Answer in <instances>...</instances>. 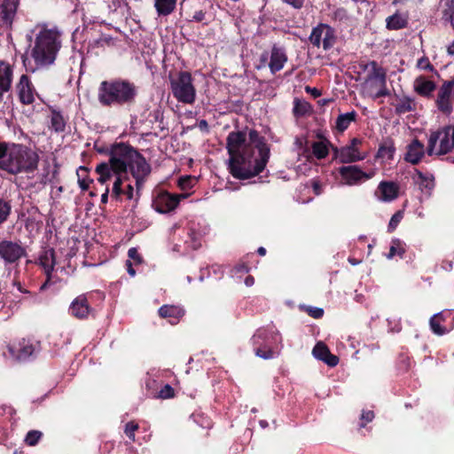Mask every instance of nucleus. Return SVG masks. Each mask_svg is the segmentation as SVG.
Returning <instances> with one entry per match:
<instances>
[{
  "label": "nucleus",
  "instance_id": "obj_40",
  "mask_svg": "<svg viewBox=\"0 0 454 454\" xmlns=\"http://www.w3.org/2000/svg\"><path fill=\"white\" fill-rule=\"evenodd\" d=\"M43 434L37 430L29 431L25 438V442L28 446H35L42 437Z\"/></svg>",
  "mask_w": 454,
  "mask_h": 454
},
{
  "label": "nucleus",
  "instance_id": "obj_54",
  "mask_svg": "<svg viewBox=\"0 0 454 454\" xmlns=\"http://www.w3.org/2000/svg\"><path fill=\"white\" fill-rule=\"evenodd\" d=\"M133 177L136 179V186H137V190L138 192L140 191V189L143 187L144 181L147 176H139V177L133 176Z\"/></svg>",
  "mask_w": 454,
  "mask_h": 454
},
{
  "label": "nucleus",
  "instance_id": "obj_22",
  "mask_svg": "<svg viewBox=\"0 0 454 454\" xmlns=\"http://www.w3.org/2000/svg\"><path fill=\"white\" fill-rule=\"evenodd\" d=\"M379 198L383 201H391L397 198L399 187L394 182H380L378 186Z\"/></svg>",
  "mask_w": 454,
  "mask_h": 454
},
{
  "label": "nucleus",
  "instance_id": "obj_59",
  "mask_svg": "<svg viewBox=\"0 0 454 454\" xmlns=\"http://www.w3.org/2000/svg\"><path fill=\"white\" fill-rule=\"evenodd\" d=\"M125 193L129 200H131L133 198V186L131 184H129L127 186V191L125 192Z\"/></svg>",
  "mask_w": 454,
  "mask_h": 454
},
{
  "label": "nucleus",
  "instance_id": "obj_46",
  "mask_svg": "<svg viewBox=\"0 0 454 454\" xmlns=\"http://www.w3.org/2000/svg\"><path fill=\"white\" fill-rule=\"evenodd\" d=\"M175 395L173 387L167 384L159 392V397L162 399L171 398Z\"/></svg>",
  "mask_w": 454,
  "mask_h": 454
},
{
  "label": "nucleus",
  "instance_id": "obj_14",
  "mask_svg": "<svg viewBox=\"0 0 454 454\" xmlns=\"http://www.w3.org/2000/svg\"><path fill=\"white\" fill-rule=\"evenodd\" d=\"M178 203L177 196L171 195L168 192H161L153 200V207L157 212L166 214L174 210Z\"/></svg>",
  "mask_w": 454,
  "mask_h": 454
},
{
  "label": "nucleus",
  "instance_id": "obj_44",
  "mask_svg": "<svg viewBox=\"0 0 454 454\" xmlns=\"http://www.w3.org/2000/svg\"><path fill=\"white\" fill-rule=\"evenodd\" d=\"M138 429V425L133 421L126 424L125 434L131 440L135 441V432Z\"/></svg>",
  "mask_w": 454,
  "mask_h": 454
},
{
  "label": "nucleus",
  "instance_id": "obj_39",
  "mask_svg": "<svg viewBox=\"0 0 454 454\" xmlns=\"http://www.w3.org/2000/svg\"><path fill=\"white\" fill-rule=\"evenodd\" d=\"M441 319L442 316L440 314L434 315L430 319V327L437 335H442L446 333L445 328H443L440 324Z\"/></svg>",
  "mask_w": 454,
  "mask_h": 454
},
{
  "label": "nucleus",
  "instance_id": "obj_9",
  "mask_svg": "<svg viewBox=\"0 0 454 454\" xmlns=\"http://www.w3.org/2000/svg\"><path fill=\"white\" fill-rule=\"evenodd\" d=\"M362 141L358 138H353L349 145L335 150V157L341 163H351L362 160L365 158V154L360 153L358 146Z\"/></svg>",
  "mask_w": 454,
  "mask_h": 454
},
{
  "label": "nucleus",
  "instance_id": "obj_21",
  "mask_svg": "<svg viewBox=\"0 0 454 454\" xmlns=\"http://www.w3.org/2000/svg\"><path fill=\"white\" fill-rule=\"evenodd\" d=\"M12 81V69L5 62H0V102L3 96L11 89Z\"/></svg>",
  "mask_w": 454,
  "mask_h": 454
},
{
  "label": "nucleus",
  "instance_id": "obj_11",
  "mask_svg": "<svg viewBox=\"0 0 454 454\" xmlns=\"http://www.w3.org/2000/svg\"><path fill=\"white\" fill-rule=\"evenodd\" d=\"M368 66L372 67V72L368 74L366 82H375L379 87V90L375 93L374 98L387 95L386 89L387 71L380 67L376 61H371Z\"/></svg>",
  "mask_w": 454,
  "mask_h": 454
},
{
  "label": "nucleus",
  "instance_id": "obj_35",
  "mask_svg": "<svg viewBox=\"0 0 454 454\" xmlns=\"http://www.w3.org/2000/svg\"><path fill=\"white\" fill-rule=\"evenodd\" d=\"M312 153L319 160L328 155V147L323 141L314 142L312 145Z\"/></svg>",
  "mask_w": 454,
  "mask_h": 454
},
{
  "label": "nucleus",
  "instance_id": "obj_13",
  "mask_svg": "<svg viewBox=\"0 0 454 454\" xmlns=\"http://www.w3.org/2000/svg\"><path fill=\"white\" fill-rule=\"evenodd\" d=\"M339 173L348 185L356 184L362 180H367L372 176V174H367L355 165L341 167L339 168Z\"/></svg>",
  "mask_w": 454,
  "mask_h": 454
},
{
  "label": "nucleus",
  "instance_id": "obj_7",
  "mask_svg": "<svg viewBox=\"0 0 454 454\" xmlns=\"http://www.w3.org/2000/svg\"><path fill=\"white\" fill-rule=\"evenodd\" d=\"M137 150L131 145L120 142L114 143L109 149V161L114 168V175H126L133 157Z\"/></svg>",
  "mask_w": 454,
  "mask_h": 454
},
{
  "label": "nucleus",
  "instance_id": "obj_27",
  "mask_svg": "<svg viewBox=\"0 0 454 454\" xmlns=\"http://www.w3.org/2000/svg\"><path fill=\"white\" fill-rule=\"evenodd\" d=\"M414 90L418 94L427 97L435 90V84L433 81L419 76L414 81Z\"/></svg>",
  "mask_w": 454,
  "mask_h": 454
},
{
  "label": "nucleus",
  "instance_id": "obj_47",
  "mask_svg": "<svg viewBox=\"0 0 454 454\" xmlns=\"http://www.w3.org/2000/svg\"><path fill=\"white\" fill-rule=\"evenodd\" d=\"M255 355L263 359H270L273 357V351L270 348H256Z\"/></svg>",
  "mask_w": 454,
  "mask_h": 454
},
{
  "label": "nucleus",
  "instance_id": "obj_20",
  "mask_svg": "<svg viewBox=\"0 0 454 454\" xmlns=\"http://www.w3.org/2000/svg\"><path fill=\"white\" fill-rule=\"evenodd\" d=\"M18 94L20 101L25 105L34 102V93L28 77L26 74L21 75L17 85Z\"/></svg>",
  "mask_w": 454,
  "mask_h": 454
},
{
  "label": "nucleus",
  "instance_id": "obj_64",
  "mask_svg": "<svg viewBox=\"0 0 454 454\" xmlns=\"http://www.w3.org/2000/svg\"><path fill=\"white\" fill-rule=\"evenodd\" d=\"M257 252L260 255L263 256L266 254V249L264 247H261L258 248Z\"/></svg>",
  "mask_w": 454,
  "mask_h": 454
},
{
  "label": "nucleus",
  "instance_id": "obj_52",
  "mask_svg": "<svg viewBox=\"0 0 454 454\" xmlns=\"http://www.w3.org/2000/svg\"><path fill=\"white\" fill-rule=\"evenodd\" d=\"M374 418V413L372 411H363L361 415V419L365 420V422H371Z\"/></svg>",
  "mask_w": 454,
  "mask_h": 454
},
{
  "label": "nucleus",
  "instance_id": "obj_26",
  "mask_svg": "<svg viewBox=\"0 0 454 454\" xmlns=\"http://www.w3.org/2000/svg\"><path fill=\"white\" fill-rule=\"evenodd\" d=\"M39 264L43 267L45 275L52 273L56 264L55 251L52 248L43 251L39 256Z\"/></svg>",
  "mask_w": 454,
  "mask_h": 454
},
{
  "label": "nucleus",
  "instance_id": "obj_62",
  "mask_svg": "<svg viewBox=\"0 0 454 454\" xmlns=\"http://www.w3.org/2000/svg\"><path fill=\"white\" fill-rule=\"evenodd\" d=\"M447 52L449 55H454V41L447 47Z\"/></svg>",
  "mask_w": 454,
  "mask_h": 454
},
{
  "label": "nucleus",
  "instance_id": "obj_16",
  "mask_svg": "<svg viewBox=\"0 0 454 454\" xmlns=\"http://www.w3.org/2000/svg\"><path fill=\"white\" fill-rule=\"evenodd\" d=\"M132 176H148L151 173V166L146 161L145 158L137 151L129 166L128 167Z\"/></svg>",
  "mask_w": 454,
  "mask_h": 454
},
{
  "label": "nucleus",
  "instance_id": "obj_63",
  "mask_svg": "<svg viewBox=\"0 0 454 454\" xmlns=\"http://www.w3.org/2000/svg\"><path fill=\"white\" fill-rule=\"evenodd\" d=\"M199 127L203 129H207V121L205 120H201L199 123Z\"/></svg>",
  "mask_w": 454,
  "mask_h": 454
},
{
  "label": "nucleus",
  "instance_id": "obj_5",
  "mask_svg": "<svg viewBox=\"0 0 454 454\" xmlns=\"http://www.w3.org/2000/svg\"><path fill=\"white\" fill-rule=\"evenodd\" d=\"M170 90L174 98L180 103L192 105L196 100V89L191 73L181 71L169 77Z\"/></svg>",
  "mask_w": 454,
  "mask_h": 454
},
{
  "label": "nucleus",
  "instance_id": "obj_30",
  "mask_svg": "<svg viewBox=\"0 0 454 454\" xmlns=\"http://www.w3.org/2000/svg\"><path fill=\"white\" fill-rule=\"evenodd\" d=\"M176 3V0H155L154 6L159 15L167 16L174 11Z\"/></svg>",
  "mask_w": 454,
  "mask_h": 454
},
{
  "label": "nucleus",
  "instance_id": "obj_36",
  "mask_svg": "<svg viewBox=\"0 0 454 454\" xmlns=\"http://www.w3.org/2000/svg\"><path fill=\"white\" fill-rule=\"evenodd\" d=\"M310 111V105L305 101L299 98H295L294 106V114L296 116H303Z\"/></svg>",
  "mask_w": 454,
  "mask_h": 454
},
{
  "label": "nucleus",
  "instance_id": "obj_41",
  "mask_svg": "<svg viewBox=\"0 0 454 454\" xmlns=\"http://www.w3.org/2000/svg\"><path fill=\"white\" fill-rule=\"evenodd\" d=\"M405 253V250L401 247V243L399 240H394L393 245L390 247L389 253L387 254L388 259H392L395 254L403 256Z\"/></svg>",
  "mask_w": 454,
  "mask_h": 454
},
{
  "label": "nucleus",
  "instance_id": "obj_24",
  "mask_svg": "<svg viewBox=\"0 0 454 454\" xmlns=\"http://www.w3.org/2000/svg\"><path fill=\"white\" fill-rule=\"evenodd\" d=\"M159 315L163 318H169V322L175 325L184 315V309L179 306L163 305L159 309Z\"/></svg>",
  "mask_w": 454,
  "mask_h": 454
},
{
  "label": "nucleus",
  "instance_id": "obj_38",
  "mask_svg": "<svg viewBox=\"0 0 454 454\" xmlns=\"http://www.w3.org/2000/svg\"><path fill=\"white\" fill-rule=\"evenodd\" d=\"M78 176V184L82 191L89 189L90 181L87 180L88 168L85 167H80L76 171Z\"/></svg>",
  "mask_w": 454,
  "mask_h": 454
},
{
  "label": "nucleus",
  "instance_id": "obj_23",
  "mask_svg": "<svg viewBox=\"0 0 454 454\" xmlns=\"http://www.w3.org/2000/svg\"><path fill=\"white\" fill-rule=\"evenodd\" d=\"M70 313L77 318H84L89 315L90 307L85 296L75 298L70 305Z\"/></svg>",
  "mask_w": 454,
  "mask_h": 454
},
{
  "label": "nucleus",
  "instance_id": "obj_45",
  "mask_svg": "<svg viewBox=\"0 0 454 454\" xmlns=\"http://www.w3.org/2000/svg\"><path fill=\"white\" fill-rule=\"evenodd\" d=\"M403 219V213L401 211H397L395 214H394L389 221L388 223V231H393L398 223Z\"/></svg>",
  "mask_w": 454,
  "mask_h": 454
},
{
  "label": "nucleus",
  "instance_id": "obj_31",
  "mask_svg": "<svg viewBox=\"0 0 454 454\" xmlns=\"http://www.w3.org/2000/svg\"><path fill=\"white\" fill-rule=\"evenodd\" d=\"M395 108L397 114H405L415 109V103L411 98L408 97H403L398 98L396 104L395 105Z\"/></svg>",
  "mask_w": 454,
  "mask_h": 454
},
{
  "label": "nucleus",
  "instance_id": "obj_42",
  "mask_svg": "<svg viewBox=\"0 0 454 454\" xmlns=\"http://www.w3.org/2000/svg\"><path fill=\"white\" fill-rule=\"evenodd\" d=\"M444 19L450 22L454 28V0L448 1V9L443 12Z\"/></svg>",
  "mask_w": 454,
  "mask_h": 454
},
{
  "label": "nucleus",
  "instance_id": "obj_17",
  "mask_svg": "<svg viewBox=\"0 0 454 454\" xmlns=\"http://www.w3.org/2000/svg\"><path fill=\"white\" fill-rule=\"evenodd\" d=\"M38 345H33L28 340H23L20 342L19 347L9 346L8 350L12 357L17 360L23 361L27 359L37 350Z\"/></svg>",
  "mask_w": 454,
  "mask_h": 454
},
{
  "label": "nucleus",
  "instance_id": "obj_57",
  "mask_svg": "<svg viewBox=\"0 0 454 454\" xmlns=\"http://www.w3.org/2000/svg\"><path fill=\"white\" fill-rule=\"evenodd\" d=\"M126 266H127V270H128L129 274L130 276L134 277L136 275V271H135V270L132 267L131 262L130 261H127L126 262Z\"/></svg>",
  "mask_w": 454,
  "mask_h": 454
},
{
  "label": "nucleus",
  "instance_id": "obj_51",
  "mask_svg": "<svg viewBox=\"0 0 454 454\" xmlns=\"http://www.w3.org/2000/svg\"><path fill=\"white\" fill-rule=\"evenodd\" d=\"M417 66L421 69L433 70V66L430 64L427 58H421L420 59H419Z\"/></svg>",
  "mask_w": 454,
  "mask_h": 454
},
{
  "label": "nucleus",
  "instance_id": "obj_4",
  "mask_svg": "<svg viewBox=\"0 0 454 454\" xmlns=\"http://www.w3.org/2000/svg\"><path fill=\"white\" fill-rule=\"evenodd\" d=\"M137 87L121 79L103 81L98 88V99L104 106H123L134 102Z\"/></svg>",
  "mask_w": 454,
  "mask_h": 454
},
{
  "label": "nucleus",
  "instance_id": "obj_6",
  "mask_svg": "<svg viewBox=\"0 0 454 454\" xmlns=\"http://www.w3.org/2000/svg\"><path fill=\"white\" fill-rule=\"evenodd\" d=\"M454 149V125L444 126L430 133L427 153L429 156L445 155Z\"/></svg>",
  "mask_w": 454,
  "mask_h": 454
},
{
  "label": "nucleus",
  "instance_id": "obj_18",
  "mask_svg": "<svg viewBox=\"0 0 454 454\" xmlns=\"http://www.w3.org/2000/svg\"><path fill=\"white\" fill-rule=\"evenodd\" d=\"M425 154V146L418 139H413L407 145V152L404 160L413 165L418 164Z\"/></svg>",
  "mask_w": 454,
  "mask_h": 454
},
{
  "label": "nucleus",
  "instance_id": "obj_12",
  "mask_svg": "<svg viewBox=\"0 0 454 454\" xmlns=\"http://www.w3.org/2000/svg\"><path fill=\"white\" fill-rule=\"evenodd\" d=\"M451 81L444 82L440 87L437 94L436 106L444 114H450L452 112L453 90Z\"/></svg>",
  "mask_w": 454,
  "mask_h": 454
},
{
  "label": "nucleus",
  "instance_id": "obj_10",
  "mask_svg": "<svg viewBox=\"0 0 454 454\" xmlns=\"http://www.w3.org/2000/svg\"><path fill=\"white\" fill-rule=\"evenodd\" d=\"M27 254L26 249L16 242L0 241V257L5 263H14Z\"/></svg>",
  "mask_w": 454,
  "mask_h": 454
},
{
  "label": "nucleus",
  "instance_id": "obj_49",
  "mask_svg": "<svg viewBox=\"0 0 454 454\" xmlns=\"http://www.w3.org/2000/svg\"><path fill=\"white\" fill-rule=\"evenodd\" d=\"M419 177L421 180L420 184L422 186H424L425 188H427L429 190L434 188V178L432 176L427 177L421 172H419Z\"/></svg>",
  "mask_w": 454,
  "mask_h": 454
},
{
  "label": "nucleus",
  "instance_id": "obj_43",
  "mask_svg": "<svg viewBox=\"0 0 454 454\" xmlns=\"http://www.w3.org/2000/svg\"><path fill=\"white\" fill-rule=\"evenodd\" d=\"M301 309H304L305 311L313 318H320L324 315V309L317 307L310 306H301Z\"/></svg>",
  "mask_w": 454,
  "mask_h": 454
},
{
  "label": "nucleus",
  "instance_id": "obj_53",
  "mask_svg": "<svg viewBox=\"0 0 454 454\" xmlns=\"http://www.w3.org/2000/svg\"><path fill=\"white\" fill-rule=\"evenodd\" d=\"M284 2L294 6V8L300 9L304 3V0H284Z\"/></svg>",
  "mask_w": 454,
  "mask_h": 454
},
{
  "label": "nucleus",
  "instance_id": "obj_60",
  "mask_svg": "<svg viewBox=\"0 0 454 454\" xmlns=\"http://www.w3.org/2000/svg\"><path fill=\"white\" fill-rule=\"evenodd\" d=\"M254 283V278L252 276H247L245 279V284L247 286H252Z\"/></svg>",
  "mask_w": 454,
  "mask_h": 454
},
{
  "label": "nucleus",
  "instance_id": "obj_56",
  "mask_svg": "<svg viewBox=\"0 0 454 454\" xmlns=\"http://www.w3.org/2000/svg\"><path fill=\"white\" fill-rule=\"evenodd\" d=\"M190 182H191L190 177H184V178H180V180H179V185H180L182 188H185V187L189 186Z\"/></svg>",
  "mask_w": 454,
  "mask_h": 454
},
{
  "label": "nucleus",
  "instance_id": "obj_50",
  "mask_svg": "<svg viewBox=\"0 0 454 454\" xmlns=\"http://www.w3.org/2000/svg\"><path fill=\"white\" fill-rule=\"evenodd\" d=\"M128 255L130 259L134 260L137 263L142 262V257L138 254V251L136 247H131L128 251Z\"/></svg>",
  "mask_w": 454,
  "mask_h": 454
},
{
  "label": "nucleus",
  "instance_id": "obj_32",
  "mask_svg": "<svg viewBox=\"0 0 454 454\" xmlns=\"http://www.w3.org/2000/svg\"><path fill=\"white\" fill-rule=\"evenodd\" d=\"M66 121L62 114L56 111H51V128L56 132H61L65 129Z\"/></svg>",
  "mask_w": 454,
  "mask_h": 454
},
{
  "label": "nucleus",
  "instance_id": "obj_25",
  "mask_svg": "<svg viewBox=\"0 0 454 454\" xmlns=\"http://www.w3.org/2000/svg\"><path fill=\"white\" fill-rule=\"evenodd\" d=\"M287 57L284 51L280 48L274 46L271 51L270 61L269 67L270 71L274 74L284 67Z\"/></svg>",
  "mask_w": 454,
  "mask_h": 454
},
{
  "label": "nucleus",
  "instance_id": "obj_19",
  "mask_svg": "<svg viewBox=\"0 0 454 454\" xmlns=\"http://www.w3.org/2000/svg\"><path fill=\"white\" fill-rule=\"evenodd\" d=\"M313 356L325 362L329 366H335L339 363L337 356L331 354L329 348L323 342H317L312 350Z\"/></svg>",
  "mask_w": 454,
  "mask_h": 454
},
{
  "label": "nucleus",
  "instance_id": "obj_48",
  "mask_svg": "<svg viewBox=\"0 0 454 454\" xmlns=\"http://www.w3.org/2000/svg\"><path fill=\"white\" fill-rule=\"evenodd\" d=\"M115 181L113 186V193L118 197L122 193L121 184H122V177L121 175H114Z\"/></svg>",
  "mask_w": 454,
  "mask_h": 454
},
{
  "label": "nucleus",
  "instance_id": "obj_58",
  "mask_svg": "<svg viewBox=\"0 0 454 454\" xmlns=\"http://www.w3.org/2000/svg\"><path fill=\"white\" fill-rule=\"evenodd\" d=\"M306 90L309 91L314 98H317L321 95V92L316 88L311 89L309 87H307Z\"/></svg>",
  "mask_w": 454,
  "mask_h": 454
},
{
  "label": "nucleus",
  "instance_id": "obj_29",
  "mask_svg": "<svg viewBox=\"0 0 454 454\" xmlns=\"http://www.w3.org/2000/svg\"><path fill=\"white\" fill-rule=\"evenodd\" d=\"M96 172L98 175V182L105 184L114 176V168L108 162H102L96 167Z\"/></svg>",
  "mask_w": 454,
  "mask_h": 454
},
{
  "label": "nucleus",
  "instance_id": "obj_3",
  "mask_svg": "<svg viewBox=\"0 0 454 454\" xmlns=\"http://www.w3.org/2000/svg\"><path fill=\"white\" fill-rule=\"evenodd\" d=\"M38 34L35 35V44L31 50V57L35 61V68L51 65L61 48L60 33L56 28H47L38 26Z\"/></svg>",
  "mask_w": 454,
  "mask_h": 454
},
{
  "label": "nucleus",
  "instance_id": "obj_37",
  "mask_svg": "<svg viewBox=\"0 0 454 454\" xmlns=\"http://www.w3.org/2000/svg\"><path fill=\"white\" fill-rule=\"evenodd\" d=\"M12 212V205L10 201L0 199V225L7 221Z\"/></svg>",
  "mask_w": 454,
  "mask_h": 454
},
{
  "label": "nucleus",
  "instance_id": "obj_33",
  "mask_svg": "<svg viewBox=\"0 0 454 454\" xmlns=\"http://www.w3.org/2000/svg\"><path fill=\"white\" fill-rule=\"evenodd\" d=\"M356 114L355 111L340 114L336 121V128L340 131H344L348 129L351 121H355Z\"/></svg>",
  "mask_w": 454,
  "mask_h": 454
},
{
  "label": "nucleus",
  "instance_id": "obj_61",
  "mask_svg": "<svg viewBox=\"0 0 454 454\" xmlns=\"http://www.w3.org/2000/svg\"><path fill=\"white\" fill-rule=\"evenodd\" d=\"M108 192H109V188H108V186H106L105 192L101 196L102 203H106L107 202Z\"/></svg>",
  "mask_w": 454,
  "mask_h": 454
},
{
  "label": "nucleus",
  "instance_id": "obj_15",
  "mask_svg": "<svg viewBox=\"0 0 454 454\" xmlns=\"http://www.w3.org/2000/svg\"><path fill=\"white\" fill-rule=\"evenodd\" d=\"M19 4V0H2L0 4V20L4 25L12 27Z\"/></svg>",
  "mask_w": 454,
  "mask_h": 454
},
{
  "label": "nucleus",
  "instance_id": "obj_34",
  "mask_svg": "<svg viewBox=\"0 0 454 454\" xmlns=\"http://www.w3.org/2000/svg\"><path fill=\"white\" fill-rule=\"evenodd\" d=\"M395 151L394 143L392 141H386L380 145L377 153V158L390 160L393 158Z\"/></svg>",
  "mask_w": 454,
  "mask_h": 454
},
{
  "label": "nucleus",
  "instance_id": "obj_28",
  "mask_svg": "<svg viewBox=\"0 0 454 454\" xmlns=\"http://www.w3.org/2000/svg\"><path fill=\"white\" fill-rule=\"evenodd\" d=\"M408 25V18L406 15L395 12L386 19V27L388 30H399L406 27Z\"/></svg>",
  "mask_w": 454,
  "mask_h": 454
},
{
  "label": "nucleus",
  "instance_id": "obj_1",
  "mask_svg": "<svg viewBox=\"0 0 454 454\" xmlns=\"http://www.w3.org/2000/svg\"><path fill=\"white\" fill-rule=\"evenodd\" d=\"M249 140L247 143L242 131H232L226 139L229 170L237 179L246 180L259 175L270 158V148L256 130L249 131Z\"/></svg>",
  "mask_w": 454,
  "mask_h": 454
},
{
  "label": "nucleus",
  "instance_id": "obj_55",
  "mask_svg": "<svg viewBox=\"0 0 454 454\" xmlns=\"http://www.w3.org/2000/svg\"><path fill=\"white\" fill-rule=\"evenodd\" d=\"M51 285V273L46 275V281L41 286L40 290L44 291Z\"/></svg>",
  "mask_w": 454,
  "mask_h": 454
},
{
  "label": "nucleus",
  "instance_id": "obj_2",
  "mask_svg": "<svg viewBox=\"0 0 454 454\" xmlns=\"http://www.w3.org/2000/svg\"><path fill=\"white\" fill-rule=\"evenodd\" d=\"M39 160L38 153L27 145L0 142V169L11 175L34 173Z\"/></svg>",
  "mask_w": 454,
  "mask_h": 454
},
{
  "label": "nucleus",
  "instance_id": "obj_8",
  "mask_svg": "<svg viewBox=\"0 0 454 454\" xmlns=\"http://www.w3.org/2000/svg\"><path fill=\"white\" fill-rule=\"evenodd\" d=\"M309 41L315 47L319 48L322 45L323 49L327 51L336 43L335 31L329 25L320 23L312 29Z\"/></svg>",
  "mask_w": 454,
  "mask_h": 454
}]
</instances>
